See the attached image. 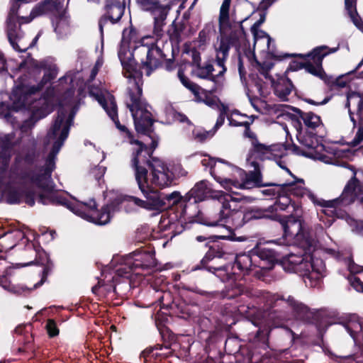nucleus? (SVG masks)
I'll list each match as a JSON object with an SVG mask.
<instances>
[{
    "mask_svg": "<svg viewBox=\"0 0 363 363\" xmlns=\"http://www.w3.org/2000/svg\"><path fill=\"white\" fill-rule=\"evenodd\" d=\"M118 57L123 67V76L130 80V83H133V86L128 90L131 103L127 104V107L133 116L135 130L138 133L147 135L152 140L149 145L139 140H130V144L137 145L133 148L130 166L134 172H137V169H147L140 165V159L152 157L158 146L159 138L152 135L154 120L152 113L147 109V103L142 100L143 72L135 60L133 53L129 50L121 48Z\"/></svg>",
    "mask_w": 363,
    "mask_h": 363,
    "instance_id": "1",
    "label": "nucleus"
},
{
    "mask_svg": "<svg viewBox=\"0 0 363 363\" xmlns=\"http://www.w3.org/2000/svg\"><path fill=\"white\" fill-rule=\"evenodd\" d=\"M237 199L231 195L226 194L222 199V206L218 213V218L210 220L203 215L189 216L191 221H198L199 224L206 226L223 225L230 222L235 228H240L246 224H251L259 220H271L278 222L283 230V236L286 238L301 242L307 246L311 245V241L305 236L303 231L301 220L293 215L281 216L274 212L273 206L262 208L258 206H240L237 208Z\"/></svg>",
    "mask_w": 363,
    "mask_h": 363,
    "instance_id": "2",
    "label": "nucleus"
},
{
    "mask_svg": "<svg viewBox=\"0 0 363 363\" xmlns=\"http://www.w3.org/2000/svg\"><path fill=\"white\" fill-rule=\"evenodd\" d=\"M42 193L38 195V202L43 205L62 206L83 219L99 225L108 223L111 218V213L114 212L119 205L117 201L104 205L100 210L94 199L88 202H81L77 200L76 203L69 201L55 189V184L53 181L49 182L34 184Z\"/></svg>",
    "mask_w": 363,
    "mask_h": 363,
    "instance_id": "3",
    "label": "nucleus"
},
{
    "mask_svg": "<svg viewBox=\"0 0 363 363\" xmlns=\"http://www.w3.org/2000/svg\"><path fill=\"white\" fill-rule=\"evenodd\" d=\"M35 258L34 261L24 264L22 266H29L37 264L43 267L41 272V279L35 283L33 287H28L23 284H13L11 283V277L15 274L16 268L14 267L6 266L5 259L0 257V286L5 290L16 294L17 296H28L35 289L43 286L48 281V277L52 274L55 264L50 259L49 255L39 245L35 247Z\"/></svg>",
    "mask_w": 363,
    "mask_h": 363,
    "instance_id": "4",
    "label": "nucleus"
},
{
    "mask_svg": "<svg viewBox=\"0 0 363 363\" xmlns=\"http://www.w3.org/2000/svg\"><path fill=\"white\" fill-rule=\"evenodd\" d=\"M135 172V178L138 188L146 199L147 211H163L169 208L175 207L178 211L181 208L180 217L188 216L187 209L189 206L182 202V196L178 191H173L171 194H164L158 190L154 189L149 183L147 177L148 169H137Z\"/></svg>",
    "mask_w": 363,
    "mask_h": 363,
    "instance_id": "5",
    "label": "nucleus"
},
{
    "mask_svg": "<svg viewBox=\"0 0 363 363\" xmlns=\"http://www.w3.org/2000/svg\"><path fill=\"white\" fill-rule=\"evenodd\" d=\"M267 303L272 318H277L280 320H287L289 318L288 309L290 308L294 318L304 324L319 326L320 323L321 314L319 311L311 309L308 306L296 300L291 296L285 299L278 294L267 293Z\"/></svg>",
    "mask_w": 363,
    "mask_h": 363,
    "instance_id": "6",
    "label": "nucleus"
},
{
    "mask_svg": "<svg viewBox=\"0 0 363 363\" xmlns=\"http://www.w3.org/2000/svg\"><path fill=\"white\" fill-rule=\"evenodd\" d=\"M157 266L155 252L151 247H141L130 253L125 262L117 269L120 276L130 277L143 275L144 272L152 269Z\"/></svg>",
    "mask_w": 363,
    "mask_h": 363,
    "instance_id": "7",
    "label": "nucleus"
},
{
    "mask_svg": "<svg viewBox=\"0 0 363 363\" xmlns=\"http://www.w3.org/2000/svg\"><path fill=\"white\" fill-rule=\"evenodd\" d=\"M230 236L225 235H197L195 247L200 252H205L200 262L193 267V270H201L208 268L210 262L215 259L224 258L228 253L227 245L221 241Z\"/></svg>",
    "mask_w": 363,
    "mask_h": 363,
    "instance_id": "8",
    "label": "nucleus"
},
{
    "mask_svg": "<svg viewBox=\"0 0 363 363\" xmlns=\"http://www.w3.org/2000/svg\"><path fill=\"white\" fill-rule=\"evenodd\" d=\"M183 289L199 294L207 300H211L219 296L227 299H236L239 298L242 299V296L249 298H259L261 297L267 298V293L251 289L237 282H233L225 286V289L220 292L208 291L201 289L196 286H184Z\"/></svg>",
    "mask_w": 363,
    "mask_h": 363,
    "instance_id": "9",
    "label": "nucleus"
},
{
    "mask_svg": "<svg viewBox=\"0 0 363 363\" xmlns=\"http://www.w3.org/2000/svg\"><path fill=\"white\" fill-rule=\"evenodd\" d=\"M34 67L38 69H43L44 71L43 78L37 85L26 88L18 87L13 90L14 106L16 108L25 106V101L28 96L42 91L48 83L54 80L57 76L58 67L57 65L49 60L36 62Z\"/></svg>",
    "mask_w": 363,
    "mask_h": 363,
    "instance_id": "10",
    "label": "nucleus"
},
{
    "mask_svg": "<svg viewBox=\"0 0 363 363\" xmlns=\"http://www.w3.org/2000/svg\"><path fill=\"white\" fill-rule=\"evenodd\" d=\"M260 33H262V37H266L267 38V48L269 49L268 55L270 56L271 59L281 61L285 58L289 57H298L301 59L310 58L314 64L318 65V68L320 69V72L323 78L325 77V72L323 67V60L324 57L330 53L335 52L338 50V48H329L326 45H320L314 48L311 52L306 54L277 55L274 51L270 50V43L272 39L269 35L263 30H260Z\"/></svg>",
    "mask_w": 363,
    "mask_h": 363,
    "instance_id": "11",
    "label": "nucleus"
},
{
    "mask_svg": "<svg viewBox=\"0 0 363 363\" xmlns=\"http://www.w3.org/2000/svg\"><path fill=\"white\" fill-rule=\"evenodd\" d=\"M289 118L296 130V138L298 143L307 150H303L296 144H292V152L297 155L308 158L313 157V152L319 146L317 133L314 131H303L302 123L296 118L294 113H289Z\"/></svg>",
    "mask_w": 363,
    "mask_h": 363,
    "instance_id": "12",
    "label": "nucleus"
},
{
    "mask_svg": "<svg viewBox=\"0 0 363 363\" xmlns=\"http://www.w3.org/2000/svg\"><path fill=\"white\" fill-rule=\"evenodd\" d=\"M348 168L352 171L353 176L346 183L340 196L335 199L329 200L327 203L330 206H349L356 201L363 206L362 198H363V183L356 177L357 170L351 164H347Z\"/></svg>",
    "mask_w": 363,
    "mask_h": 363,
    "instance_id": "13",
    "label": "nucleus"
},
{
    "mask_svg": "<svg viewBox=\"0 0 363 363\" xmlns=\"http://www.w3.org/2000/svg\"><path fill=\"white\" fill-rule=\"evenodd\" d=\"M63 6L62 0H43L35 6L30 15L34 18L47 13L53 14L52 24L54 31L57 34H62L63 31L60 27V23L65 22L66 26H68L69 18L67 16V8L62 10Z\"/></svg>",
    "mask_w": 363,
    "mask_h": 363,
    "instance_id": "14",
    "label": "nucleus"
},
{
    "mask_svg": "<svg viewBox=\"0 0 363 363\" xmlns=\"http://www.w3.org/2000/svg\"><path fill=\"white\" fill-rule=\"evenodd\" d=\"M55 157L48 154L45 164L35 172L33 169H22L19 171L17 177L23 182H29L31 184L45 183L52 181V173L55 169Z\"/></svg>",
    "mask_w": 363,
    "mask_h": 363,
    "instance_id": "15",
    "label": "nucleus"
},
{
    "mask_svg": "<svg viewBox=\"0 0 363 363\" xmlns=\"http://www.w3.org/2000/svg\"><path fill=\"white\" fill-rule=\"evenodd\" d=\"M251 165L254 167L252 171L246 172L244 169H236V174L240 179L238 181L235 179L233 187L242 189H251L253 188H261L264 186H270L269 184H264L263 182V175L259 168V164L253 161Z\"/></svg>",
    "mask_w": 363,
    "mask_h": 363,
    "instance_id": "16",
    "label": "nucleus"
},
{
    "mask_svg": "<svg viewBox=\"0 0 363 363\" xmlns=\"http://www.w3.org/2000/svg\"><path fill=\"white\" fill-rule=\"evenodd\" d=\"M30 95L27 97L25 101V106H21L20 108H16L14 106V96L13 91L12 92L11 99L12 100L11 109L15 111H18L22 109L28 110L30 111V116L29 118L25 121V124L29 125H34V124L39 120L46 117L48 113V106L45 99H39L38 100L34 99Z\"/></svg>",
    "mask_w": 363,
    "mask_h": 363,
    "instance_id": "17",
    "label": "nucleus"
},
{
    "mask_svg": "<svg viewBox=\"0 0 363 363\" xmlns=\"http://www.w3.org/2000/svg\"><path fill=\"white\" fill-rule=\"evenodd\" d=\"M254 262L259 271H255L254 275L261 279L262 273L259 271H269L276 264H279V255L273 249L256 246L252 249Z\"/></svg>",
    "mask_w": 363,
    "mask_h": 363,
    "instance_id": "18",
    "label": "nucleus"
},
{
    "mask_svg": "<svg viewBox=\"0 0 363 363\" xmlns=\"http://www.w3.org/2000/svg\"><path fill=\"white\" fill-rule=\"evenodd\" d=\"M279 264L281 265L286 272L297 273L303 271V277L310 279L318 278L313 277V273L311 272V269L314 271L313 262L306 260L303 256L289 254L279 259Z\"/></svg>",
    "mask_w": 363,
    "mask_h": 363,
    "instance_id": "19",
    "label": "nucleus"
},
{
    "mask_svg": "<svg viewBox=\"0 0 363 363\" xmlns=\"http://www.w3.org/2000/svg\"><path fill=\"white\" fill-rule=\"evenodd\" d=\"M104 13L99 19V29L104 36V26L110 21L112 24L118 23L125 13V4L120 0H105Z\"/></svg>",
    "mask_w": 363,
    "mask_h": 363,
    "instance_id": "20",
    "label": "nucleus"
},
{
    "mask_svg": "<svg viewBox=\"0 0 363 363\" xmlns=\"http://www.w3.org/2000/svg\"><path fill=\"white\" fill-rule=\"evenodd\" d=\"M137 4L145 11H150L154 16V33L162 35V26L167 16V7L161 5L158 0H136Z\"/></svg>",
    "mask_w": 363,
    "mask_h": 363,
    "instance_id": "21",
    "label": "nucleus"
},
{
    "mask_svg": "<svg viewBox=\"0 0 363 363\" xmlns=\"http://www.w3.org/2000/svg\"><path fill=\"white\" fill-rule=\"evenodd\" d=\"M216 161L222 164L211 169V174L225 189L230 191L235 182L234 174L239 168L221 158H217Z\"/></svg>",
    "mask_w": 363,
    "mask_h": 363,
    "instance_id": "22",
    "label": "nucleus"
},
{
    "mask_svg": "<svg viewBox=\"0 0 363 363\" xmlns=\"http://www.w3.org/2000/svg\"><path fill=\"white\" fill-rule=\"evenodd\" d=\"M212 196V191L207 184V181L201 180L197 182L194 186L182 197V202L189 206L190 208H198L197 203Z\"/></svg>",
    "mask_w": 363,
    "mask_h": 363,
    "instance_id": "23",
    "label": "nucleus"
},
{
    "mask_svg": "<svg viewBox=\"0 0 363 363\" xmlns=\"http://www.w3.org/2000/svg\"><path fill=\"white\" fill-rule=\"evenodd\" d=\"M35 191L28 187L11 188L6 194V201L9 204H20L24 201L29 206H33L35 203Z\"/></svg>",
    "mask_w": 363,
    "mask_h": 363,
    "instance_id": "24",
    "label": "nucleus"
},
{
    "mask_svg": "<svg viewBox=\"0 0 363 363\" xmlns=\"http://www.w3.org/2000/svg\"><path fill=\"white\" fill-rule=\"evenodd\" d=\"M232 269L236 273L238 279L250 274L256 268L254 262L252 249L247 254L242 253L237 255L235 261L231 264Z\"/></svg>",
    "mask_w": 363,
    "mask_h": 363,
    "instance_id": "25",
    "label": "nucleus"
},
{
    "mask_svg": "<svg viewBox=\"0 0 363 363\" xmlns=\"http://www.w3.org/2000/svg\"><path fill=\"white\" fill-rule=\"evenodd\" d=\"M166 55L160 48L152 44L147 48L146 60L142 62V67L145 69L146 76L149 77L156 69L162 65V60Z\"/></svg>",
    "mask_w": 363,
    "mask_h": 363,
    "instance_id": "26",
    "label": "nucleus"
},
{
    "mask_svg": "<svg viewBox=\"0 0 363 363\" xmlns=\"http://www.w3.org/2000/svg\"><path fill=\"white\" fill-rule=\"evenodd\" d=\"M289 108L294 112L296 118L302 123L303 131H314L323 125L320 116L312 111L304 112L301 109L289 106Z\"/></svg>",
    "mask_w": 363,
    "mask_h": 363,
    "instance_id": "27",
    "label": "nucleus"
},
{
    "mask_svg": "<svg viewBox=\"0 0 363 363\" xmlns=\"http://www.w3.org/2000/svg\"><path fill=\"white\" fill-rule=\"evenodd\" d=\"M288 150V147L284 144H273L267 145L261 143L257 140L252 144V152L256 155L262 160H271L273 156H279L277 152Z\"/></svg>",
    "mask_w": 363,
    "mask_h": 363,
    "instance_id": "28",
    "label": "nucleus"
},
{
    "mask_svg": "<svg viewBox=\"0 0 363 363\" xmlns=\"http://www.w3.org/2000/svg\"><path fill=\"white\" fill-rule=\"evenodd\" d=\"M303 60H305L304 62L292 60L287 68V71L295 72L301 69H305L306 71L311 74L317 77L319 79H323L320 72V69L318 68V65L313 63L312 60H310V58Z\"/></svg>",
    "mask_w": 363,
    "mask_h": 363,
    "instance_id": "29",
    "label": "nucleus"
},
{
    "mask_svg": "<svg viewBox=\"0 0 363 363\" xmlns=\"http://www.w3.org/2000/svg\"><path fill=\"white\" fill-rule=\"evenodd\" d=\"M211 273L214 274L222 281H236V273L232 269L231 264H227L218 267L209 265L208 268H203Z\"/></svg>",
    "mask_w": 363,
    "mask_h": 363,
    "instance_id": "30",
    "label": "nucleus"
},
{
    "mask_svg": "<svg viewBox=\"0 0 363 363\" xmlns=\"http://www.w3.org/2000/svg\"><path fill=\"white\" fill-rule=\"evenodd\" d=\"M294 86L289 78L280 79L273 85L274 94L282 101H287L288 96L291 94Z\"/></svg>",
    "mask_w": 363,
    "mask_h": 363,
    "instance_id": "31",
    "label": "nucleus"
},
{
    "mask_svg": "<svg viewBox=\"0 0 363 363\" xmlns=\"http://www.w3.org/2000/svg\"><path fill=\"white\" fill-rule=\"evenodd\" d=\"M133 277H126L120 276L116 272V276L113 278L114 286L113 291L119 296H123L130 290Z\"/></svg>",
    "mask_w": 363,
    "mask_h": 363,
    "instance_id": "32",
    "label": "nucleus"
},
{
    "mask_svg": "<svg viewBox=\"0 0 363 363\" xmlns=\"http://www.w3.org/2000/svg\"><path fill=\"white\" fill-rule=\"evenodd\" d=\"M169 170L168 169H155L150 170L151 179L149 181L150 184L155 185L159 187H165L171 184L172 179L169 177Z\"/></svg>",
    "mask_w": 363,
    "mask_h": 363,
    "instance_id": "33",
    "label": "nucleus"
},
{
    "mask_svg": "<svg viewBox=\"0 0 363 363\" xmlns=\"http://www.w3.org/2000/svg\"><path fill=\"white\" fill-rule=\"evenodd\" d=\"M295 180L291 182L284 183L281 184L283 193H289L297 197H303L306 194V189L303 187L304 180L293 177Z\"/></svg>",
    "mask_w": 363,
    "mask_h": 363,
    "instance_id": "34",
    "label": "nucleus"
},
{
    "mask_svg": "<svg viewBox=\"0 0 363 363\" xmlns=\"http://www.w3.org/2000/svg\"><path fill=\"white\" fill-rule=\"evenodd\" d=\"M357 0H345V8L353 24L363 33V21L357 10Z\"/></svg>",
    "mask_w": 363,
    "mask_h": 363,
    "instance_id": "35",
    "label": "nucleus"
},
{
    "mask_svg": "<svg viewBox=\"0 0 363 363\" xmlns=\"http://www.w3.org/2000/svg\"><path fill=\"white\" fill-rule=\"evenodd\" d=\"M362 67V65L360 67H359L358 69H357V65L354 69L348 72L345 74L340 76L339 77H337L335 79H333L332 77L328 76L326 74H325V77H324V79H320L323 80L327 85H328L331 90H335L339 88H344V87H346L348 84V82L345 80L344 78L347 76L352 74L356 73V72L358 69H359Z\"/></svg>",
    "mask_w": 363,
    "mask_h": 363,
    "instance_id": "36",
    "label": "nucleus"
},
{
    "mask_svg": "<svg viewBox=\"0 0 363 363\" xmlns=\"http://www.w3.org/2000/svg\"><path fill=\"white\" fill-rule=\"evenodd\" d=\"M39 346L34 342L33 334L26 337L23 345L18 349L19 353L27 354L29 358H37L40 356Z\"/></svg>",
    "mask_w": 363,
    "mask_h": 363,
    "instance_id": "37",
    "label": "nucleus"
},
{
    "mask_svg": "<svg viewBox=\"0 0 363 363\" xmlns=\"http://www.w3.org/2000/svg\"><path fill=\"white\" fill-rule=\"evenodd\" d=\"M351 104L357 106L356 113L361 118L363 114V93L360 94L352 91H348L345 107L347 108H350Z\"/></svg>",
    "mask_w": 363,
    "mask_h": 363,
    "instance_id": "38",
    "label": "nucleus"
},
{
    "mask_svg": "<svg viewBox=\"0 0 363 363\" xmlns=\"http://www.w3.org/2000/svg\"><path fill=\"white\" fill-rule=\"evenodd\" d=\"M328 201L322 200L320 202H319V204L326 208V209L323 210V213L329 216L334 218H345L347 216V213L345 210L342 209V208L346 207L345 206H330L326 202Z\"/></svg>",
    "mask_w": 363,
    "mask_h": 363,
    "instance_id": "39",
    "label": "nucleus"
},
{
    "mask_svg": "<svg viewBox=\"0 0 363 363\" xmlns=\"http://www.w3.org/2000/svg\"><path fill=\"white\" fill-rule=\"evenodd\" d=\"M167 333L165 334L164 332L161 333L163 344H160V345H162V350L166 351L164 352H155V357L158 358L160 361L170 357L172 354L171 344L172 342L174 341V336L172 334L168 333V331H167Z\"/></svg>",
    "mask_w": 363,
    "mask_h": 363,
    "instance_id": "40",
    "label": "nucleus"
},
{
    "mask_svg": "<svg viewBox=\"0 0 363 363\" xmlns=\"http://www.w3.org/2000/svg\"><path fill=\"white\" fill-rule=\"evenodd\" d=\"M171 313L176 316L185 318L189 315V308L186 304L181 299H174L171 303L167 305Z\"/></svg>",
    "mask_w": 363,
    "mask_h": 363,
    "instance_id": "41",
    "label": "nucleus"
},
{
    "mask_svg": "<svg viewBox=\"0 0 363 363\" xmlns=\"http://www.w3.org/2000/svg\"><path fill=\"white\" fill-rule=\"evenodd\" d=\"M238 40V38L230 34L228 36L222 38L220 42L219 48L217 50V54H221L222 57L228 58L230 46Z\"/></svg>",
    "mask_w": 363,
    "mask_h": 363,
    "instance_id": "42",
    "label": "nucleus"
},
{
    "mask_svg": "<svg viewBox=\"0 0 363 363\" xmlns=\"http://www.w3.org/2000/svg\"><path fill=\"white\" fill-rule=\"evenodd\" d=\"M241 349L240 341L237 337H230L225 340L224 350L227 355H236L240 352Z\"/></svg>",
    "mask_w": 363,
    "mask_h": 363,
    "instance_id": "43",
    "label": "nucleus"
},
{
    "mask_svg": "<svg viewBox=\"0 0 363 363\" xmlns=\"http://www.w3.org/2000/svg\"><path fill=\"white\" fill-rule=\"evenodd\" d=\"M140 165L144 166L146 165L149 170L152 169H168L167 165L159 158L154 157L152 155V157H145L141 158L140 162Z\"/></svg>",
    "mask_w": 363,
    "mask_h": 363,
    "instance_id": "44",
    "label": "nucleus"
},
{
    "mask_svg": "<svg viewBox=\"0 0 363 363\" xmlns=\"http://www.w3.org/2000/svg\"><path fill=\"white\" fill-rule=\"evenodd\" d=\"M179 211V216H177V217L179 218L180 223L177 225L175 230H173L174 235H179V234L182 233L186 229V228H187V225L189 223H199L198 221H196V220H194V221L189 220V216H195L199 214L203 215V213L199 210H197L196 213L195 214H191L189 212V210L187 209V213L189 215L185 216V218H186V219H185L184 217H182V218L180 217L181 208H179V210L177 211Z\"/></svg>",
    "mask_w": 363,
    "mask_h": 363,
    "instance_id": "45",
    "label": "nucleus"
},
{
    "mask_svg": "<svg viewBox=\"0 0 363 363\" xmlns=\"http://www.w3.org/2000/svg\"><path fill=\"white\" fill-rule=\"evenodd\" d=\"M250 54L252 55V59H250L251 61V64L253 67H256L258 72L265 77V78L268 77L269 72L273 67V64L270 62H260L256 57V55L254 52L252 53L250 52Z\"/></svg>",
    "mask_w": 363,
    "mask_h": 363,
    "instance_id": "46",
    "label": "nucleus"
},
{
    "mask_svg": "<svg viewBox=\"0 0 363 363\" xmlns=\"http://www.w3.org/2000/svg\"><path fill=\"white\" fill-rule=\"evenodd\" d=\"M177 74L182 84L186 89L191 91L194 94V96H199L201 87L197 84L191 82L186 76H185L184 71L182 69L178 70Z\"/></svg>",
    "mask_w": 363,
    "mask_h": 363,
    "instance_id": "47",
    "label": "nucleus"
},
{
    "mask_svg": "<svg viewBox=\"0 0 363 363\" xmlns=\"http://www.w3.org/2000/svg\"><path fill=\"white\" fill-rule=\"evenodd\" d=\"M67 115V111L64 107L60 106L57 110V116L55 118L52 127V132L54 135H57L61 129Z\"/></svg>",
    "mask_w": 363,
    "mask_h": 363,
    "instance_id": "48",
    "label": "nucleus"
},
{
    "mask_svg": "<svg viewBox=\"0 0 363 363\" xmlns=\"http://www.w3.org/2000/svg\"><path fill=\"white\" fill-rule=\"evenodd\" d=\"M264 184H272L270 186H264L263 187H269L268 189L261 190V193L265 197L273 198L277 197L283 193L281 187L282 184H277L273 182H264Z\"/></svg>",
    "mask_w": 363,
    "mask_h": 363,
    "instance_id": "49",
    "label": "nucleus"
},
{
    "mask_svg": "<svg viewBox=\"0 0 363 363\" xmlns=\"http://www.w3.org/2000/svg\"><path fill=\"white\" fill-rule=\"evenodd\" d=\"M155 350H162V345L157 344L153 347L146 348L141 352L140 358L141 359H143L145 363L151 362L152 359H158V358L155 357V352H154Z\"/></svg>",
    "mask_w": 363,
    "mask_h": 363,
    "instance_id": "50",
    "label": "nucleus"
},
{
    "mask_svg": "<svg viewBox=\"0 0 363 363\" xmlns=\"http://www.w3.org/2000/svg\"><path fill=\"white\" fill-rule=\"evenodd\" d=\"M109 101L111 104V110L110 112L108 113V116L114 122L116 128L118 129L121 124L118 119V106L114 96L111 95L109 97Z\"/></svg>",
    "mask_w": 363,
    "mask_h": 363,
    "instance_id": "51",
    "label": "nucleus"
},
{
    "mask_svg": "<svg viewBox=\"0 0 363 363\" xmlns=\"http://www.w3.org/2000/svg\"><path fill=\"white\" fill-rule=\"evenodd\" d=\"M278 200L276 201V204L278 205L281 210H286L290 205L294 209L295 202L292 201L288 193H281L279 196H277Z\"/></svg>",
    "mask_w": 363,
    "mask_h": 363,
    "instance_id": "52",
    "label": "nucleus"
},
{
    "mask_svg": "<svg viewBox=\"0 0 363 363\" xmlns=\"http://www.w3.org/2000/svg\"><path fill=\"white\" fill-rule=\"evenodd\" d=\"M89 94L94 97V99L102 106V108L104 109L107 114L110 112L111 104L109 101V98L106 99L105 96L101 93H94L93 91H89ZM111 96V95H110L108 97H110Z\"/></svg>",
    "mask_w": 363,
    "mask_h": 363,
    "instance_id": "53",
    "label": "nucleus"
},
{
    "mask_svg": "<svg viewBox=\"0 0 363 363\" xmlns=\"http://www.w3.org/2000/svg\"><path fill=\"white\" fill-rule=\"evenodd\" d=\"M215 134V130H194L193 131V136L195 140L203 143L206 140L212 138Z\"/></svg>",
    "mask_w": 363,
    "mask_h": 363,
    "instance_id": "54",
    "label": "nucleus"
},
{
    "mask_svg": "<svg viewBox=\"0 0 363 363\" xmlns=\"http://www.w3.org/2000/svg\"><path fill=\"white\" fill-rule=\"evenodd\" d=\"M198 72L196 76L200 79H207L209 78L211 72L214 71L213 65L211 63H206L204 66L200 65L197 67Z\"/></svg>",
    "mask_w": 363,
    "mask_h": 363,
    "instance_id": "55",
    "label": "nucleus"
},
{
    "mask_svg": "<svg viewBox=\"0 0 363 363\" xmlns=\"http://www.w3.org/2000/svg\"><path fill=\"white\" fill-rule=\"evenodd\" d=\"M106 172V169L102 167H96L93 169H91L89 172V177L91 179H94L98 184L99 186L101 185V181H104V176Z\"/></svg>",
    "mask_w": 363,
    "mask_h": 363,
    "instance_id": "56",
    "label": "nucleus"
},
{
    "mask_svg": "<svg viewBox=\"0 0 363 363\" xmlns=\"http://www.w3.org/2000/svg\"><path fill=\"white\" fill-rule=\"evenodd\" d=\"M340 358L344 360L355 362V363H363V348H360L358 352L354 354L340 356Z\"/></svg>",
    "mask_w": 363,
    "mask_h": 363,
    "instance_id": "57",
    "label": "nucleus"
},
{
    "mask_svg": "<svg viewBox=\"0 0 363 363\" xmlns=\"http://www.w3.org/2000/svg\"><path fill=\"white\" fill-rule=\"evenodd\" d=\"M48 335L50 337H54L59 334V329L57 326L56 322L53 319H48L45 325Z\"/></svg>",
    "mask_w": 363,
    "mask_h": 363,
    "instance_id": "58",
    "label": "nucleus"
},
{
    "mask_svg": "<svg viewBox=\"0 0 363 363\" xmlns=\"http://www.w3.org/2000/svg\"><path fill=\"white\" fill-rule=\"evenodd\" d=\"M124 200L129 202H133L136 206L147 211V205L146 199H141L134 196H125Z\"/></svg>",
    "mask_w": 363,
    "mask_h": 363,
    "instance_id": "59",
    "label": "nucleus"
},
{
    "mask_svg": "<svg viewBox=\"0 0 363 363\" xmlns=\"http://www.w3.org/2000/svg\"><path fill=\"white\" fill-rule=\"evenodd\" d=\"M6 23H7V28H6L7 37L17 36V34H16V18H11L10 17H8Z\"/></svg>",
    "mask_w": 363,
    "mask_h": 363,
    "instance_id": "60",
    "label": "nucleus"
},
{
    "mask_svg": "<svg viewBox=\"0 0 363 363\" xmlns=\"http://www.w3.org/2000/svg\"><path fill=\"white\" fill-rule=\"evenodd\" d=\"M219 23L220 25L230 26L228 9H220L219 15Z\"/></svg>",
    "mask_w": 363,
    "mask_h": 363,
    "instance_id": "61",
    "label": "nucleus"
},
{
    "mask_svg": "<svg viewBox=\"0 0 363 363\" xmlns=\"http://www.w3.org/2000/svg\"><path fill=\"white\" fill-rule=\"evenodd\" d=\"M184 28V27L183 25H182L179 27L176 26L170 35L171 41H174L177 43H180L182 40L181 35L182 33L183 32Z\"/></svg>",
    "mask_w": 363,
    "mask_h": 363,
    "instance_id": "62",
    "label": "nucleus"
},
{
    "mask_svg": "<svg viewBox=\"0 0 363 363\" xmlns=\"http://www.w3.org/2000/svg\"><path fill=\"white\" fill-rule=\"evenodd\" d=\"M1 149L3 151H9L11 150L13 147V143L11 140V137L9 135H5L1 139Z\"/></svg>",
    "mask_w": 363,
    "mask_h": 363,
    "instance_id": "63",
    "label": "nucleus"
},
{
    "mask_svg": "<svg viewBox=\"0 0 363 363\" xmlns=\"http://www.w3.org/2000/svg\"><path fill=\"white\" fill-rule=\"evenodd\" d=\"M363 141V126L360 127L354 139L350 143V145L352 147H354L359 145Z\"/></svg>",
    "mask_w": 363,
    "mask_h": 363,
    "instance_id": "64",
    "label": "nucleus"
}]
</instances>
